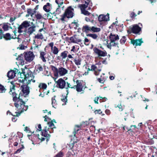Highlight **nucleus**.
Here are the masks:
<instances>
[{
  "instance_id": "412c9836",
  "label": "nucleus",
  "mask_w": 157,
  "mask_h": 157,
  "mask_svg": "<svg viewBox=\"0 0 157 157\" xmlns=\"http://www.w3.org/2000/svg\"><path fill=\"white\" fill-rule=\"evenodd\" d=\"M3 38L6 40H10L12 39H15L13 36H12L9 33H6L3 36Z\"/></svg>"
},
{
  "instance_id": "c03bdc74",
  "label": "nucleus",
  "mask_w": 157,
  "mask_h": 157,
  "mask_svg": "<svg viewBox=\"0 0 157 157\" xmlns=\"http://www.w3.org/2000/svg\"><path fill=\"white\" fill-rule=\"evenodd\" d=\"M0 93H5L6 90V89L2 85L0 84Z\"/></svg>"
},
{
  "instance_id": "4d7b16f0",
  "label": "nucleus",
  "mask_w": 157,
  "mask_h": 157,
  "mask_svg": "<svg viewBox=\"0 0 157 157\" xmlns=\"http://www.w3.org/2000/svg\"><path fill=\"white\" fill-rule=\"evenodd\" d=\"M96 16V15H95L94 14H92L90 15V17L91 20L92 21H93L94 19V17Z\"/></svg>"
},
{
  "instance_id": "c85d7f7f",
  "label": "nucleus",
  "mask_w": 157,
  "mask_h": 157,
  "mask_svg": "<svg viewBox=\"0 0 157 157\" xmlns=\"http://www.w3.org/2000/svg\"><path fill=\"white\" fill-rule=\"evenodd\" d=\"M68 53L67 51H65L61 53V56L62 57V59H65L67 57Z\"/></svg>"
},
{
  "instance_id": "58836bf2",
  "label": "nucleus",
  "mask_w": 157,
  "mask_h": 157,
  "mask_svg": "<svg viewBox=\"0 0 157 157\" xmlns=\"http://www.w3.org/2000/svg\"><path fill=\"white\" fill-rule=\"evenodd\" d=\"M91 31L95 32H100L101 31V29L99 28L95 27L94 26L91 27Z\"/></svg>"
},
{
  "instance_id": "f3484780",
  "label": "nucleus",
  "mask_w": 157,
  "mask_h": 157,
  "mask_svg": "<svg viewBox=\"0 0 157 157\" xmlns=\"http://www.w3.org/2000/svg\"><path fill=\"white\" fill-rule=\"evenodd\" d=\"M76 91L78 92H80L82 91V93H83L84 92V90H82L83 86L81 83H77V85L76 86Z\"/></svg>"
},
{
  "instance_id": "ddd939ff",
  "label": "nucleus",
  "mask_w": 157,
  "mask_h": 157,
  "mask_svg": "<svg viewBox=\"0 0 157 157\" xmlns=\"http://www.w3.org/2000/svg\"><path fill=\"white\" fill-rule=\"evenodd\" d=\"M67 72L68 71L66 69L62 67L59 68V74L60 76H64L67 74Z\"/></svg>"
},
{
  "instance_id": "cd10ccee",
  "label": "nucleus",
  "mask_w": 157,
  "mask_h": 157,
  "mask_svg": "<svg viewBox=\"0 0 157 157\" xmlns=\"http://www.w3.org/2000/svg\"><path fill=\"white\" fill-rule=\"evenodd\" d=\"M42 135L47 137H49L50 136V135L48 133V130L46 128L42 132Z\"/></svg>"
},
{
  "instance_id": "f03ea898",
  "label": "nucleus",
  "mask_w": 157,
  "mask_h": 157,
  "mask_svg": "<svg viewBox=\"0 0 157 157\" xmlns=\"http://www.w3.org/2000/svg\"><path fill=\"white\" fill-rule=\"evenodd\" d=\"M74 9L71 6L68 7L66 10L64 14L61 16V20L64 21L66 17L67 18H72L73 16Z\"/></svg>"
},
{
  "instance_id": "0eeeda50",
  "label": "nucleus",
  "mask_w": 157,
  "mask_h": 157,
  "mask_svg": "<svg viewBox=\"0 0 157 157\" xmlns=\"http://www.w3.org/2000/svg\"><path fill=\"white\" fill-rule=\"evenodd\" d=\"M98 20L101 24L102 22L107 21L109 20V14L104 15L103 14L100 15L98 17Z\"/></svg>"
},
{
  "instance_id": "e433bc0d",
  "label": "nucleus",
  "mask_w": 157,
  "mask_h": 157,
  "mask_svg": "<svg viewBox=\"0 0 157 157\" xmlns=\"http://www.w3.org/2000/svg\"><path fill=\"white\" fill-rule=\"evenodd\" d=\"M81 126L79 125H76L75 128V131L74 133L75 134L74 136H76V134L78 132V131L79 130V129L81 128Z\"/></svg>"
},
{
  "instance_id": "c756f323",
  "label": "nucleus",
  "mask_w": 157,
  "mask_h": 157,
  "mask_svg": "<svg viewBox=\"0 0 157 157\" xmlns=\"http://www.w3.org/2000/svg\"><path fill=\"white\" fill-rule=\"evenodd\" d=\"M24 28H26L30 26V22L27 21H23L21 24Z\"/></svg>"
},
{
  "instance_id": "3c124183",
  "label": "nucleus",
  "mask_w": 157,
  "mask_h": 157,
  "mask_svg": "<svg viewBox=\"0 0 157 157\" xmlns=\"http://www.w3.org/2000/svg\"><path fill=\"white\" fill-rule=\"evenodd\" d=\"M64 155L63 153L59 152L56 155L55 157H63Z\"/></svg>"
},
{
  "instance_id": "9d476101",
  "label": "nucleus",
  "mask_w": 157,
  "mask_h": 157,
  "mask_svg": "<svg viewBox=\"0 0 157 157\" xmlns=\"http://www.w3.org/2000/svg\"><path fill=\"white\" fill-rule=\"evenodd\" d=\"M28 136L29 139H30V137H31V138H32L31 140L32 142V144H36L35 143L39 139V135L38 134H37L36 135L34 134L31 136L28 135Z\"/></svg>"
},
{
  "instance_id": "603ef678",
  "label": "nucleus",
  "mask_w": 157,
  "mask_h": 157,
  "mask_svg": "<svg viewBox=\"0 0 157 157\" xmlns=\"http://www.w3.org/2000/svg\"><path fill=\"white\" fill-rule=\"evenodd\" d=\"M91 70L92 71H96L97 70V67L94 65H92L91 67Z\"/></svg>"
},
{
  "instance_id": "72a5a7b5",
  "label": "nucleus",
  "mask_w": 157,
  "mask_h": 157,
  "mask_svg": "<svg viewBox=\"0 0 157 157\" xmlns=\"http://www.w3.org/2000/svg\"><path fill=\"white\" fill-rule=\"evenodd\" d=\"M86 36L91 37L94 40L96 39L98 37V36L95 34H86Z\"/></svg>"
},
{
  "instance_id": "79ce46f5",
  "label": "nucleus",
  "mask_w": 157,
  "mask_h": 157,
  "mask_svg": "<svg viewBox=\"0 0 157 157\" xmlns=\"http://www.w3.org/2000/svg\"><path fill=\"white\" fill-rule=\"evenodd\" d=\"M126 40V37H125V36H122V38H121L120 39V43L121 44H123L125 43Z\"/></svg>"
},
{
  "instance_id": "39448f33",
  "label": "nucleus",
  "mask_w": 157,
  "mask_h": 157,
  "mask_svg": "<svg viewBox=\"0 0 157 157\" xmlns=\"http://www.w3.org/2000/svg\"><path fill=\"white\" fill-rule=\"evenodd\" d=\"M23 74L25 76V79L26 81H28L29 83L31 81L33 82H35V81L32 79L33 78V75L30 70H27L26 72H24Z\"/></svg>"
},
{
  "instance_id": "e2e57ef3",
  "label": "nucleus",
  "mask_w": 157,
  "mask_h": 157,
  "mask_svg": "<svg viewBox=\"0 0 157 157\" xmlns=\"http://www.w3.org/2000/svg\"><path fill=\"white\" fill-rule=\"evenodd\" d=\"M20 36V35H19L18 36V37L17 38V39H18L17 42L19 43H20L22 41L21 39V38H19Z\"/></svg>"
},
{
  "instance_id": "c9c22d12",
  "label": "nucleus",
  "mask_w": 157,
  "mask_h": 157,
  "mask_svg": "<svg viewBox=\"0 0 157 157\" xmlns=\"http://www.w3.org/2000/svg\"><path fill=\"white\" fill-rule=\"evenodd\" d=\"M143 124H142V123H139L138 124V127L137 128L136 125H131V127H134V129H138V130H142V126H143Z\"/></svg>"
},
{
  "instance_id": "4be33fe9",
  "label": "nucleus",
  "mask_w": 157,
  "mask_h": 157,
  "mask_svg": "<svg viewBox=\"0 0 157 157\" xmlns=\"http://www.w3.org/2000/svg\"><path fill=\"white\" fill-rule=\"evenodd\" d=\"M55 96H54L52 98V104L53 107L56 108L57 106V103L56 102V99Z\"/></svg>"
},
{
  "instance_id": "7ed1b4c3",
  "label": "nucleus",
  "mask_w": 157,
  "mask_h": 157,
  "mask_svg": "<svg viewBox=\"0 0 157 157\" xmlns=\"http://www.w3.org/2000/svg\"><path fill=\"white\" fill-rule=\"evenodd\" d=\"M110 42L109 43L110 46H115L118 44L117 42L119 40V37L118 35L111 33L109 36Z\"/></svg>"
},
{
  "instance_id": "a211bd4d",
  "label": "nucleus",
  "mask_w": 157,
  "mask_h": 157,
  "mask_svg": "<svg viewBox=\"0 0 157 157\" xmlns=\"http://www.w3.org/2000/svg\"><path fill=\"white\" fill-rule=\"evenodd\" d=\"M24 56L23 54H21L18 56V57L16 59L17 60L20 61L21 63V64H24L25 63V59H24Z\"/></svg>"
},
{
  "instance_id": "a18cd8bd",
  "label": "nucleus",
  "mask_w": 157,
  "mask_h": 157,
  "mask_svg": "<svg viewBox=\"0 0 157 157\" xmlns=\"http://www.w3.org/2000/svg\"><path fill=\"white\" fill-rule=\"evenodd\" d=\"M35 16L37 20H40L43 17L42 15L40 13H37L35 14Z\"/></svg>"
},
{
  "instance_id": "13d9d810",
  "label": "nucleus",
  "mask_w": 157,
  "mask_h": 157,
  "mask_svg": "<svg viewBox=\"0 0 157 157\" xmlns=\"http://www.w3.org/2000/svg\"><path fill=\"white\" fill-rule=\"evenodd\" d=\"M66 83L67 84V87L68 88H74L73 86H72L68 82H67V83Z\"/></svg>"
},
{
  "instance_id": "8fccbe9b",
  "label": "nucleus",
  "mask_w": 157,
  "mask_h": 157,
  "mask_svg": "<svg viewBox=\"0 0 157 157\" xmlns=\"http://www.w3.org/2000/svg\"><path fill=\"white\" fill-rule=\"evenodd\" d=\"M98 98L101 102L105 101L107 100V98L105 97L103 98L99 96Z\"/></svg>"
},
{
  "instance_id": "4c0bfd02",
  "label": "nucleus",
  "mask_w": 157,
  "mask_h": 157,
  "mask_svg": "<svg viewBox=\"0 0 157 157\" xmlns=\"http://www.w3.org/2000/svg\"><path fill=\"white\" fill-rule=\"evenodd\" d=\"M63 0H56L55 2L58 5V7H60L63 4Z\"/></svg>"
},
{
  "instance_id": "49530a36",
  "label": "nucleus",
  "mask_w": 157,
  "mask_h": 157,
  "mask_svg": "<svg viewBox=\"0 0 157 157\" xmlns=\"http://www.w3.org/2000/svg\"><path fill=\"white\" fill-rule=\"evenodd\" d=\"M60 7H58L57 8V9H56V11L55 12H54L53 13V14L56 16V14H59L60 13Z\"/></svg>"
},
{
  "instance_id": "f704fd0d",
  "label": "nucleus",
  "mask_w": 157,
  "mask_h": 157,
  "mask_svg": "<svg viewBox=\"0 0 157 157\" xmlns=\"http://www.w3.org/2000/svg\"><path fill=\"white\" fill-rule=\"evenodd\" d=\"M85 4H82L81 5H85L87 6V7L89 5V6H92V3L91 1L90 0H85Z\"/></svg>"
},
{
  "instance_id": "473e14b6",
  "label": "nucleus",
  "mask_w": 157,
  "mask_h": 157,
  "mask_svg": "<svg viewBox=\"0 0 157 157\" xmlns=\"http://www.w3.org/2000/svg\"><path fill=\"white\" fill-rule=\"evenodd\" d=\"M54 55H57L59 52V50L56 47L54 46L53 48L51 49Z\"/></svg>"
},
{
  "instance_id": "423d86ee",
  "label": "nucleus",
  "mask_w": 157,
  "mask_h": 157,
  "mask_svg": "<svg viewBox=\"0 0 157 157\" xmlns=\"http://www.w3.org/2000/svg\"><path fill=\"white\" fill-rule=\"evenodd\" d=\"M56 87L61 89L65 88L66 84L65 81L62 78H59L56 82Z\"/></svg>"
},
{
  "instance_id": "69168bd1",
  "label": "nucleus",
  "mask_w": 157,
  "mask_h": 157,
  "mask_svg": "<svg viewBox=\"0 0 157 157\" xmlns=\"http://www.w3.org/2000/svg\"><path fill=\"white\" fill-rule=\"evenodd\" d=\"M94 112L95 114H101L102 113V112L101 111L100 109L97 110H95Z\"/></svg>"
},
{
  "instance_id": "5701e85b",
  "label": "nucleus",
  "mask_w": 157,
  "mask_h": 157,
  "mask_svg": "<svg viewBox=\"0 0 157 157\" xmlns=\"http://www.w3.org/2000/svg\"><path fill=\"white\" fill-rule=\"evenodd\" d=\"M91 27H89L88 25H86L83 26L82 30L83 32L86 33H87L89 31H91Z\"/></svg>"
},
{
  "instance_id": "9b49d317",
  "label": "nucleus",
  "mask_w": 157,
  "mask_h": 157,
  "mask_svg": "<svg viewBox=\"0 0 157 157\" xmlns=\"http://www.w3.org/2000/svg\"><path fill=\"white\" fill-rule=\"evenodd\" d=\"M21 87L22 88V91L24 94L27 95L29 94V89L27 85H22Z\"/></svg>"
},
{
  "instance_id": "ea45409f",
  "label": "nucleus",
  "mask_w": 157,
  "mask_h": 157,
  "mask_svg": "<svg viewBox=\"0 0 157 157\" xmlns=\"http://www.w3.org/2000/svg\"><path fill=\"white\" fill-rule=\"evenodd\" d=\"M74 62L77 66L80 65H81V59H75L74 60Z\"/></svg>"
},
{
  "instance_id": "bf43d9fd",
  "label": "nucleus",
  "mask_w": 157,
  "mask_h": 157,
  "mask_svg": "<svg viewBox=\"0 0 157 157\" xmlns=\"http://www.w3.org/2000/svg\"><path fill=\"white\" fill-rule=\"evenodd\" d=\"M15 19L16 17H10V23H12V22Z\"/></svg>"
},
{
  "instance_id": "aec40b11",
  "label": "nucleus",
  "mask_w": 157,
  "mask_h": 157,
  "mask_svg": "<svg viewBox=\"0 0 157 157\" xmlns=\"http://www.w3.org/2000/svg\"><path fill=\"white\" fill-rule=\"evenodd\" d=\"M35 28L36 26L35 25H33L28 29L27 32L29 34V36L35 31Z\"/></svg>"
},
{
  "instance_id": "0e129e2a",
  "label": "nucleus",
  "mask_w": 157,
  "mask_h": 157,
  "mask_svg": "<svg viewBox=\"0 0 157 157\" xmlns=\"http://www.w3.org/2000/svg\"><path fill=\"white\" fill-rule=\"evenodd\" d=\"M117 107L120 109V110L121 111H122L123 109V107L121 105H118Z\"/></svg>"
},
{
  "instance_id": "dca6fc26",
  "label": "nucleus",
  "mask_w": 157,
  "mask_h": 157,
  "mask_svg": "<svg viewBox=\"0 0 157 157\" xmlns=\"http://www.w3.org/2000/svg\"><path fill=\"white\" fill-rule=\"evenodd\" d=\"M51 6V4H50L48 2L44 6L43 9L45 12H48L50 10V8Z\"/></svg>"
},
{
  "instance_id": "f8f14e48",
  "label": "nucleus",
  "mask_w": 157,
  "mask_h": 157,
  "mask_svg": "<svg viewBox=\"0 0 157 157\" xmlns=\"http://www.w3.org/2000/svg\"><path fill=\"white\" fill-rule=\"evenodd\" d=\"M82 13L85 15L88 16L90 14V13L88 11L85 10V9L87 8V6L85 5H81L80 6Z\"/></svg>"
},
{
  "instance_id": "6e6552de",
  "label": "nucleus",
  "mask_w": 157,
  "mask_h": 157,
  "mask_svg": "<svg viewBox=\"0 0 157 157\" xmlns=\"http://www.w3.org/2000/svg\"><path fill=\"white\" fill-rule=\"evenodd\" d=\"M94 52L98 56L104 57L106 56L107 53L105 51H102L97 48H94L93 49Z\"/></svg>"
},
{
  "instance_id": "2eb2a0df",
  "label": "nucleus",
  "mask_w": 157,
  "mask_h": 157,
  "mask_svg": "<svg viewBox=\"0 0 157 157\" xmlns=\"http://www.w3.org/2000/svg\"><path fill=\"white\" fill-rule=\"evenodd\" d=\"M16 73L14 71L11 70L9 71L7 74V76L10 79L13 78L16 75Z\"/></svg>"
},
{
  "instance_id": "bb28decb",
  "label": "nucleus",
  "mask_w": 157,
  "mask_h": 157,
  "mask_svg": "<svg viewBox=\"0 0 157 157\" xmlns=\"http://www.w3.org/2000/svg\"><path fill=\"white\" fill-rule=\"evenodd\" d=\"M44 38L43 36V34L41 33H40V34H38L37 35H36L34 37V42H35V40L36 39H42Z\"/></svg>"
},
{
  "instance_id": "2f4dec72",
  "label": "nucleus",
  "mask_w": 157,
  "mask_h": 157,
  "mask_svg": "<svg viewBox=\"0 0 157 157\" xmlns=\"http://www.w3.org/2000/svg\"><path fill=\"white\" fill-rule=\"evenodd\" d=\"M38 87L40 89H42L45 90L46 89L47 87V85L44 83H40L39 84Z\"/></svg>"
},
{
  "instance_id": "052dcab7",
  "label": "nucleus",
  "mask_w": 157,
  "mask_h": 157,
  "mask_svg": "<svg viewBox=\"0 0 157 157\" xmlns=\"http://www.w3.org/2000/svg\"><path fill=\"white\" fill-rule=\"evenodd\" d=\"M24 148V146H22V147H21L18 149H17V151H16V153H19Z\"/></svg>"
},
{
  "instance_id": "6ab92c4d",
  "label": "nucleus",
  "mask_w": 157,
  "mask_h": 157,
  "mask_svg": "<svg viewBox=\"0 0 157 157\" xmlns=\"http://www.w3.org/2000/svg\"><path fill=\"white\" fill-rule=\"evenodd\" d=\"M51 67L52 70L54 73V76L55 77L58 76L59 75V69H58L52 65H51Z\"/></svg>"
},
{
  "instance_id": "5fc2aeb1",
  "label": "nucleus",
  "mask_w": 157,
  "mask_h": 157,
  "mask_svg": "<svg viewBox=\"0 0 157 157\" xmlns=\"http://www.w3.org/2000/svg\"><path fill=\"white\" fill-rule=\"evenodd\" d=\"M15 113L16 114L14 115H13L12 114H11V115L13 116L12 118V121H13V122H15L17 119V118H16V117L15 116H16L17 117H18L19 116H17L16 115V113H15Z\"/></svg>"
},
{
  "instance_id": "338daca9",
  "label": "nucleus",
  "mask_w": 157,
  "mask_h": 157,
  "mask_svg": "<svg viewBox=\"0 0 157 157\" xmlns=\"http://www.w3.org/2000/svg\"><path fill=\"white\" fill-rule=\"evenodd\" d=\"M37 69L39 71H41L43 70V68L40 65L37 66Z\"/></svg>"
},
{
  "instance_id": "a19ab883",
  "label": "nucleus",
  "mask_w": 157,
  "mask_h": 157,
  "mask_svg": "<svg viewBox=\"0 0 157 157\" xmlns=\"http://www.w3.org/2000/svg\"><path fill=\"white\" fill-rule=\"evenodd\" d=\"M25 28L21 25H20L18 28V32L19 33H21L25 31Z\"/></svg>"
},
{
  "instance_id": "864d4df0",
  "label": "nucleus",
  "mask_w": 157,
  "mask_h": 157,
  "mask_svg": "<svg viewBox=\"0 0 157 157\" xmlns=\"http://www.w3.org/2000/svg\"><path fill=\"white\" fill-rule=\"evenodd\" d=\"M131 127V128H127V130L128 131H131V132H134V131H137V130H138V129H134V127Z\"/></svg>"
},
{
  "instance_id": "1a4fd4ad",
  "label": "nucleus",
  "mask_w": 157,
  "mask_h": 157,
  "mask_svg": "<svg viewBox=\"0 0 157 157\" xmlns=\"http://www.w3.org/2000/svg\"><path fill=\"white\" fill-rule=\"evenodd\" d=\"M141 28L137 25H134L131 29L132 33L134 34H138L141 31Z\"/></svg>"
},
{
  "instance_id": "b1692460",
  "label": "nucleus",
  "mask_w": 157,
  "mask_h": 157,
  "mask_svg": "<svg viewBox=\"0 0 157 157\" xmlns=\"http://www.w3.org/2000/svg\"><path fill=\"white\" fill-rule=\"evenodd\" d=\"M46 55V53L44 52H41L40 53V58L42 60V61L44 62H45L46 61V60L45 59V58H46L45 56Z\"/></svg>"
},
{
  "instance_id": "09e8293b",
  "label": "nucleus",
  "mask_w": 157,
  "mask_h": 157,
  "mask_svg": "<svg viewBox=\"0 0 157 157\" xmlns=\"http://www.w3.org/2000/svg\"><path fill=\"white\" fill-rule=\"evenodd\" d=\"M136 16V15L135 13H134L133 12H131L130 14V17L132 19L134 18Z\"/></svg>"
},
{
  "instance_id": "de8ad7c7",
  "label": "nucleus",
  "mask_w": 157,
  "mask_h": 157,
  "mask_svg": "<svg viewBox=\"0 0 157 157\" xmlns=\"http://www.w3.org/2000/svg\"><path fill=\"white\" fill-rule=\"evenodd\" d=\"M76 38L75 37L72 36L70 38V40L72 43H76V41H75Z\"/></svg>"
},
{
  "instance_id": "f257e3e1",
  "label": "nucleus",
  "mask_w": 157,
  "mask_h": 157,
  "mask_svg": "<svg viewBox=\"0 0 157 157\" xmlns=\"http://www.w3.org/2000/svg\"><path fill=\"white\" fill-rule=\"evenodd\" d=\"M14 87L13 86L10 88L9 93L12 95L13 101L15 102L14 103L16 109L17 111L15 113L17 116H20V114L24 111H26L28 109V106L25 105V102L21 99L20 97L18 98L17 97V94L14 91Z\"/></svg>"
},
{
  "instance_id": "4468645a",
  "label": "nucleus",
  "mask_w": 157,
  "mask_h": 157,
  "mask_svg": "<svg viewBox=\"0 0 157 157\" xmlns=\"http://www.w3.org/2000/svg\"><path fill=\"white\" fill-rule=\"evenodd\" d=\"M131 42L133 45L136 46H140L142 43H143L142 39L133 40H132Z\"/></svg>"
},
{
  "instance_id": "20e7f679",
  "label": "nucleus",
  "mask_w": 157,
  "mask_h": 157,
  "mask_svg": "<svg viewBox=\"0 0 157 157\" xmlns=\"http://www.w3.org/2000/svg\"><path fill=\"white\" fill-rule=\"evenodd\" d=\"M23 54L25 60L28 62H30L32 61L35 56L33 52L31 51L25 52Z\"/></svg>"
},
{
  "instance_id": "7c9ffc66",
  "label": "nucleus",
  "mask_w": 157,
  "mask_h": 157,
  "mask_svg": "<svg viewBox=\"0 0 157 157\" xmlns=\"http://www.w3.org/2000/svg\"><path fill=\"white\" fill-rule=\"evenodd\" d=\"M27 12L29 15H30L32 17L34 14L35 13L36 11L31 9H29L27 10Z\"/></svg>"
},
{
  "instance_id": "393cba45",
  "label": "nucleus",
  "mask_w": 157,
  "mask_h": 157,
  "mask_svg": "<svg viewBox=\"0 0 157 157\" xmlns=\"http://www.w3.org/2000/svg\"><path fill=\"white\" fill-rule=\"evenodd\" d=\"M2 27L4 31H7L8 30L9 26L8 25V23H6L4 24L3 25L1 24L0 25V31L2 32V30L1 28Z\"/></svg>"
},
{
  "instance_id": "774afa93",
  "label": "nucleus",
  "mask_w": 157,
  "mask_h": 157,
  "mask_svg": "<svg viewBox=\"0 0 157 157\" xmlns=\"http://www.w3.org/2000/svg\"><path fill=\"white\" fill-rule=\"evenodd\" d=\"M99 99V98H95L94 99V101L95 103L98 104V101Z\"/></svg>"
},
{
  "instance_id": "6e6d98bb",
  "label": "nucleus",
  "mask_w": 157,
  "mask_h": 157,
  "mask_svg": "<svg viewBox=\"0 0 157 157\" xmlns=\"http://www.w3.org/2000/svg\"><path fill=\"white\" fill-rule=\"evenodd\" d=\"M148 144L150 145H151L154 144V141L152 139H149L148 140Z\"/></svg>"
},
{
  "instance_id": "a878e982",
  "label": "nucleus",
  "mask_w": 157,
  "mask_h": 157,
  "mask_svg": "<svg viewBox=\"0 0 157 157\" xmlns=\"http://www.w3.org/2000/svg\"><path fill=\"white\" fill-rule=\"evenodd\" d=\"M53 122L56 123L55 120L53 119L51 121L49 122L48 123V124L49 127H50L52 129H53L54 128H56V127L53 124Z\"/></svg>"
},
{
  "instance_id": "680f3d73",
  "label": "nucleus",
  "mask_w": 157,
  "mask_h": 157,
  "mask_svg": "<svg viewBox=\"0 0 157 157\" xmlns=\"http://www.w3.org/2000/svg\"><path fill=\"white\" fill-rule=\"evenodd\" d=\"M26 42H29L30 41V37H29V35L27 37H26L25 39V40Z\"/></svg>"
},
{
  "instance_id": "37998d69",
  "label": "nucleus",
  "mask_w": 157,
  "mask_h": 157,
  "mask_svg": "<svg viewBox=\"0 0 157 157\" xmlns=\"http://www.w3.org/2000/svg\"><path fill=\"white\" fill-rule=\"evenodd\" d=\"M67 96H65L63 97V98H61V100L62 101L64 102V103L62 104L63 105H65L66 104V102H67Z\"/></svg>"
}]
</instances>
